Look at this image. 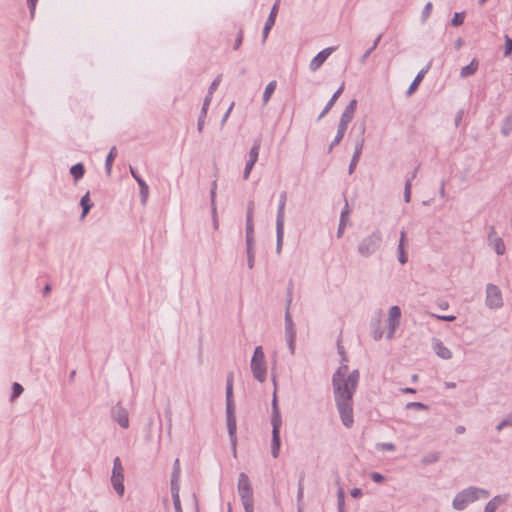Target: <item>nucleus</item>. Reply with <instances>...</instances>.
<instances>
[{"mask_svg":"<svg viewBox=\"0 0 512 512\" xmlns=\"http://www.w3.org/2000/svg\"><path fill=\"white\" fill-rule=\"evenodd\" d=\"M138 185L140 187V194L142 197V201L145 202L148 198L149 188L143 179H138Z\"/></svg>","mask_w":512,"mask_h":512,"instance_id":"22","label":"nucleus"},{"mask_svg":"<svg viewBox=\"0 0 512 512\" xmlns=\"http://www.w3.org/2000/svg\"><path fill=\"white\" fill-rule=\"evenodd\" d=\"M23 392V388L19 383L13 385V398L18 397Z\"/></svg>","mask_w":512,"mask_h":512,"instance_id":"31","label":"nucleus"},{"mask_svg":"<svg viewBox=\"0 0 512 512\" xmlns=\"http://www.w3.org/2000/svg\"><path fill=\"white\" fill-rule=\"evenodd\" d=\"M382 446H383V448H385L387 450H393L394 449V446L392 444H383Z\"/></svg>","mask_w":512,"mask_h":512,"instance_id":"50","label":"nucleus"},{"mask_svg":"<svg viewBox=\"0 0 512 512\" xmlns=\"http://www.w3.org/2000/svg\"><path fill=\"white\" fill-rule=\"evenodd\" d=\"M356 105H357L356 100H352L348 104V106L346 107V110H345V112L343 114V118H342V122H341L340 128H339L337 136H336V141L337 142L343 137L346 124H347V122H349L352 119L353 114H354V112L356 110Z\"/></svg>","mask_w":512,"mask_h":512,"instance_id":"10","label":"nucleus"},{"mask_svg":"<svg viewBox=\"0 0 512 512\" xmlns=\"http://www.w3.org/2000/svg\"><path fill=\"white\" fill-rule=\"evenodd\" d=\"M371 478L377 483H382L384 481V477L377 472L371 473Z\"/></svg>","mask_w":512,"mask_h":512,"instance_id":"37","label":"nucleus"},{"mask_svg":"<svg viewBox=\"0 0 512 512\" xmlns=\"http://www.w3.org/2000/svg\"><path fill=\"white\" fill-rule=\"evenodd\" d=\"M288 332H289V346H290L291 352L293 353V351H294V335L289 329H288Z\"/></svg>","mask_w":512,"mask_h":512,"instance_id":"38","label":"nucleus"},{"mask_svg":"<svg viewBox=\"0 0 512 512\" xmlns=\"http://www.w3.org/2000/svg\"><path fill=\"white\" fill-rule=\"evenodd\" d=\"M130 172L132 174V176L134 177V179L138 182V179H142L135 171L133 168H130Z\"/></svg>","mask_w":512,"mask_h":512,"instance_id":"46","label":"nucleus"},{"mask_svg":"<svg viewBox=\"0 0 512 512\" xmlns=\"http://www.w3.org/2000/svg\"><path fill=\"white\" fill-rule=\"evenodd\" d=\"M381 337H382V335H381V334H379V335H376V336H375V339H380Z\"/></svg>","mask_w":512,"mask_h":512,"instance_id":"54","label":"nucleus"},{"mask_svg":"<svg viewBox=\"0 0 512 512\" xmlns=\"http://www.w3.org/2000/svg\"><path fill=\"white\" fill-rule=\"evenodd\" d=\"M340 498L343 499V492H340Z\"/></svg>","mask_w":512,"mask_h":512,"instance_id":"57","label":"nucleus"},{"mask_svg":"<svg viewBox=\"0 0 512 512\" xmlns=\"http://www.w3.org/2000/svg\"><path fill=\"white\" fill-rule=\"evenodd\" d=\"M81 206L83 207V213H82V217H85L86 214L89 212V209L91 208L92 204H91V200H90V196H89V193H86L82 199H81Z\"/></svg>","mask_w":512,"mask_h":512,"instance_id":"21","label":"nucleus"},{"mask_svg":"<svg viewBox=\"0 0 512 512\" xmlns=\"http://www.w3.org/2000/svg\"><path fill=\"white\" fill-rule=\"evenodd\" d=\"M241 42H242V35H239L236 40L235 49H237L240 46Z\"/></svg>","mask_w":512,"mask_h":512,"instance_id":"49","label":"nucleus"},{"mask_svg":"<svg viewBox=\"0 0 512 512\" xmlns=\"http://www.w3.org/2000/svg\"><path fill=\"white\" fill-rule=\"evenodd\" d=\"M488 493L484 490L477 489V488H468L464 490L463 492L459 493L454 501L453 506L457 510L464 509L469 503L479 499V498H487Z\"/></svg>","mask_w":512,"mask_h":512,"instance_id":"2","label":"nucleus"},{"mask_svg":"<svg viewBox=\"0 0 512 512\" xmlns=\"http://www.w3.org/2000/svg\"><path fill=\"white\" fill-rule=\"evenodd\" d=\"M112 474H123V467H122L121 461L118 457L114 460V467H113Z\"/></svg>","mask_w":512,"mask_h":512,"instance_id":"28","label":"nucleus"},{"mask_svg":"<svg viewBox=\"0 0 512 512\" xmlns=\"http://www.w3.org/2000/svg\"><path fill=\"white\" fill-rule=\"evenodd\" d=\"M36 3H37V0H28V4L30 6L31 13H34Z\"/></svg>","mask_w":512,"mask_h":512,"instance_id":"44","label":"nucleus"},{"mask_svg":"<svg viewBox=\"0 0 512 512\" xmlns=\"http://www.w3.org/2000/svg\"><path fill=\"white\" fill-rule=\"evenodd\" d=\"M285 202H286V195L283 193L281 195V200L279 204L278 209V215H277V242H278V251L281 249V244L283 240L284 235V208H285Z\"/></svg>","mask_w":512,"mask_h":512,"instance_id":"6","label":"nucleus"},{"mask_svg":"<svg viewBox=\"0 0 512 512\" xmlns=\"http://www.w3.org/2000/svg\"><path fill=\"white\" fill-rule=\"evenodd\" d=\"M330 50H322V62L330 55Z\"/></svg>","mask_w":512,"mask_h":512,"instance_id":"45","label":"nucleus"},{"mask_svg":"<svg viewBox=\"0 0 512 512\" xmlns=\"http://www.w3.org/2000/svg\"><path fill=\"white\" fill-rule=\"evenodd\" d=\"M252 221V209H250L247 217L248 226L250 227Z\"/></svg>","mask_w":512,"mask_h":512,"instance_id":"48","label":"nucleus"},{"mask_svg":"<svg viewBox=\"0 0 512 512\" xmlns=\"http://www.w3.org/2000/svg\"><path fill=\"white\" fill-rule=\"evenodd\" d=\"M251 369L254 377L263 382L266 378L265 356L260 346L256 347L251 359Z\"/></svg>","mask_w":512,"mask_h":512,"instance_id":"4","label":"nucleus"},{"mask_svg":"<svg viewBox=\"0 0 512 512\" xmlns=\"http://www.w3.org/2000/svg\"><path fill=\"white\" fill-rule=\"evenodd\" d=\"M406 241V236H405V232L402 231L401 232V238H400V243H399V261L401 264H405L407 262V256H406V253L404 251V243Z\"/></svg>","mask_w":512,"mask_h":512,"instance_id":"18","label":"nucleus"},{"mask_svg":"<svg viewBox=\"0 0 512 512\" xmlns=\"http://www.w3.org/2000/svg\"><path fill=\"white\" fill-rule=\"evenodd\" d=\"M232 391H233V376L230 374L227 379V391H226V397H227V410H231L233 407L232 402Z\"/></svg>","mask_w":512,"mask_h":512,"instance_id":"16","label":"nucleus"},{"mask_svg":"<svg viewBox=\"0 0 512 512\" xmlns=\"http://www.w3.org/2000/svg\"><path fill=\"white\" fill-rule=\"evenodd\" d=\"M172 498L176 512H183L181 508L179 488L172 482Z\"/></svg>","mask_w":512,"mask_h":512,"instance_id":"17","label":"nucleus"},{"mask_svg":"<svg viewBox=\"0 0 512 512\" xmlns=\"http://www.w3.org/2000/svg\"><path fill=\"white\" fill-rule=\"evenodd\" d=\"M464 21V14L463 13H455L452 18V25L453 26H459Z\"/></svg>","mask_w":512,"mask_h":512,"instance_id":"27","label":"nucleus"},{"mask_svg":"<svg viewBox=\"0 0 512 512\" xmlns=\"http://www.w3.org/2000/svg\"><path fill=\"white\" fill-rule=\"evenodd\" d=\"M434 350L436 354L442 359H450L452 357L451 351L441 341L435 342Z\"/></svg>","mask_w":512,"mask_h":512,"instance_id":"12","label":"nucleus"},{"mask_svg":"<svg viewBox=\"0 0 512 512\" xmlns=\"http://www.w3.org/2000/svg\"><path fill=\"white\" fill-rule=\"evenodd\" d=\"M494 248L498 254H503L505 252V245L502 239L496 238L494 240Z\"/></svg>","mask_w":512,"mask_h":512,"instance_id":"26","label":"nucleus"},{"mask_svg":"<svg viewBox=\"0 0 512 512\" xmlns=\"http://www.w3.org/2000/svg\"><path fill=\"white\" fill-rule=\"evenodd\" d=\"M432 316L436 317L437 319L443 320V321H454L456 319V317L454 315L441 316V315L432 314Z\"/></svg>","mask_w":512,"mask_h":512,"instance_id":"35","label":"nucleus"},{"mask_svg":"<svg viewBox=\"0 0 512 512\" xmlns=\"http://www.w3.org/2000/svg\"><path fill=\"white\" fill-rule=\"evenodd\" d=\"M279 4H280V1H279V0H277V1L274 3V5H273V7H272V10H271V12H270V15H269L270 17H273V18H275V19H276V16H277V13H278V9H279Z\"/></svg>","mask_w":512,"mask_h":512,"instance_id":"33","label":"nucleus"},{"mask_svg":"<svg viewBox=\"0 0 512 512\" xmlns=\"http://www.w3.org/2000/svg\"><path fill=\"white\" fill-rule=\"evenodd\" d=\"M477 69H478V62L476 60H472L470 62V64H468L467 66H465L461 69L460 76L462 78L471 76L476 73Z\"/></svg>","mask_w":512,"mask_h":512,"instance_id":"15","label":"nucleus"},{"mask_svg":"<svg viewBox=\"0 0 512 512\" xmlns=\"http://www.w3.org/2000/svg\"><path fill=\"white\" fill-rule=\"evenodd\" d=\"M124 476L123 474H112V484L114 489L119 495H123L124 493V485H123Z\"/></svg>","mask_w":512,"mask_h":512,"instance_id":"13","label":"nucleus"},{"mask_svg":"<svg viewBox=\"0 0 512 512\" xmlns=\"http://www.w3.org/2000/svg\"><path fill=\"white\" fill-rule=\"evenodd\" d=\"M486 301L491 308H499L502 306V294L497 286L493 284L487 286Z\"/></svg>","mask_w":512,"mask_h":512,"instance_id":"7","label":"nucleus"},{"mask_svg":"<svg viewBox=\"0 0 512 512\" xmlns=\"http://www.w3.org/2000/svg\"><path fill=\"white\" fill-rule=\"evenodd\" d=\"M273 410L274 415L272 418V455L274 458L278 457L279 450H280V436H279V430L281 427V419L278 412L277 404H276V397L274 396L273 400Z\"/></svg>","mask_w":512,"mask_h":512,"instance_id":"5","label":"nucleus"},{"mask_svg":"<svg viewBox=\"0 0 512 512\" xmlns=\"http://www.w3.org/2000/svg\"><path fill=\"white\" fill-rule=\"evenodd\" d=\"M249 266H250V268L253 266V261L252 260H250Z\"/></svg>","mask_w":512,"mask_h":512,"instance_id":"55","label":"nucleus"},{"mask_svg":"<svg viewBox=\"0 0 512 512\" xmlns=\"http://www.w3.org/2000/svg\"><path fill=\"white\" fill-rule=\"evenodd\" d=\"M512 52V40L510 38H506L505 42V55L508 56Z\"/></svg>","mask_w":512,"mask_h":512,"instance_id":"32","label":"nucleus"},{"mask_svg":"<svg viewBox=\"0 0 512 512\" xmlns=\"http://www.w3.org/2000/svg\"><path fill=\"white\" fill-rule=\"evenodd\" d=\"M501 502H502V500L500 499V497H495L487 504V506L485 508V512H494L496 510L498 504Z\"/></svg>","mask_w":512,"mask_h":512,"instance_id":"25","label":"nucleus"},{"mask_svg":"<svg viewBox=\"0 0 512 512\" xmlns=\"http://www.w3.org/2000/svg\"><path fill=\"white\" fill-rule=\"evenodd\" d=\"M275 89H276V81H271V82L267 85V87H266V89H265V91H264L263 98H264V101H265V102H267V101L270 99V97H271V96H272V94L274 93Z\"/></svg>","mask_w":512,"mask_h":512,"instance_id":"23","label":"nucleus"},{"mask_svg":"<svg viewBox=\"0 0 512 512\" xmlns=\"http://www.w3.org/2000/svg\"><path fill=\"white\" fill-rule=\"evenodd\" d=\"M70 172L72 176L75 178V180H78L83 177L85 169L82 164H76L71 167Z\"/></svg>","mask_w":512,"mask_h":512,"instance_id":"20","label":"nucleus"},{"mask_svg":"<svg viewBox=\"0 0 512 512\" xmlns=\"http://www.w3.org/2000/svg\"><path fill=\"white\" fill-rule=\"evenodd\" d=\"M310 68L312 71H316L318 68H320V53L312 59Z\"/></svg>","mask_w":512,"mask_h":512,"instance_id":"29","label":"nucleus"},{"mask_svg":"<svg viewBox=\"0 0 512 512\" xmlns=\"http://www.w3.org/2000/svg\"><path fill=\"white\" fill-rule=\"evenodd\" d=\"M274 24H275V18L269 16L265 23V26L272 28Z\"/></svg>","mask_w":512,"mask_h":512,"instance_id":"43","label":"nucleus"},{"mask_svg":"<svg viewBox=\"0 0 512 512\" xmlns=\"http://www.w3.org/2000/svg\"><path fill=\"white\" fill-rule=\"evenodd\" d=\"M270 30H271V28H270V27H266V26H264V29H263V36H264V39H266V38H267L268 33H269V31H270Z\"/></svg>","mask_w":512,"mask_h":512,"instance_id":"47","label":"nucleus"},{"mask_svg":"<svg viewBox=\"0 0 512 512\" xmlns=\"http://www.w3.org/2000/svg\"><path fill=\"white\" fill-rule=\"evenodd\" d=\"M404 391L407 392V393H414L415 392L414 389H411V388H407Z\"/></svg>","mask_w":512,"mask_h":512,"instance_id":"51","label":"nucleus"},{"mask_svg":"<svg viewBox=\"0 0 512 512\" xmlns=\"http://www.w3.org/2000/svg\"><path fill=\"white\" fill-rule=\"evenodd\" d=\"M411 196V183L408 181L405 185V201L409 202Z\"/></svg>","mask_w":512,"mask_h":512,"instance_id":"34","label":"nucleus"},{"mask_svg":"<svg viewBox=\"0 0 512 512\" xmlns=\"http://www.w3.org/2000/svg\"><path fill=\"white\" fill-rule=\"evenodd\" d=\"M407 407L409 408H414V409H427V406L420 403V402H412V403H409L407 405Z\"/></svg>","mask_w":512,"mask_h":512,"instance_id":"36","label":"nucleus"},{"mask_svg":"<svg viewBox=\"0 0 512 512\" xmlns=\"http://www.w3.org/2000/svg\"><path fill=\"white\" fill-rule=\"evenodd\" d=\"M117 156V150H116V147H112L108 156H107V159H106V167H107V170L110 171L111 170V167H112V163L114 161V159L116 158Z\"/></svg>","mask_w":512,"mask_h":512,"instance_id":"24","label":"nucleus"},{"mask_svg":"<svg viewBox=\"0 0 512 512\" xmlns=\"http://www.w3.org/2000/svg\"><path fill=\"white\" fill-rule=\"evenodd\" d=\"M431 9H432V4L427 3L424 8V11H423L425 17H428L430 15Z\"/></svg>","mask_w":512,"mask_h":512,"instance_id":"41","label":"nucleus"},{"mask_svg":"<svg viewBox=\"0 0 512 512\" xmlns=\"http://www.w3.org/2000/svg\"><path fill=\"white\" fill-rule=\"evenodd\" d=\"M345 223H346V213L343 212L342 215H341V222H340V226H339V234L342 233V230H343V228L345 226Z\"/></svg>","mask_w":512,"mask_h":512,"instance_id":"39","label":"nucleus"},{"mask_svg":"<svg viewBox=\"0 0 512 512\" xmlns=\"http://www.w3.org/2000/svg\"><path fill=\"white\" fill-rule=\"evenodd\" d=\"M227 411H228V420H227L228 430H229V434L232 438L233 445L235 446V443H236V438H235L236 421L233 416L232 409L227 410Z\"/></svg>","mask_w":512,"mask_h":512,"instance_id":"14","label":"nucleus"},{"mask_svg":"<svg viewBox=\"0 0 512 512\" xmlns=\"http://www.w3.org/2000/svg\"><path fill=\"white\" fill-rule=\"evenodd\" d=\"M259 149H260V145L259 144H255L251 148V150L249 152V160L246 163V167H245V170H244V179H247L250 176V173H251V171L253 169V166L255 165V163L258 160Z\"/></svg>","mask_w":512,"mask_h":512,"instance_id":"11","label":"nucleus"},{"mask_svg":"<svg viewBox=\"0 0 512 512\" xmlns=\"http://www.w3.org/2000/svg\"><path fill=\"white\" fill-rule=\"evenodd\" d=\"M49 291H50V286H49V285H47V286L45 287V293H48Z\"/></svg>","mask_w":512,"mask_h":512,"instance_id":"52","label":"nucleus"},{"mask_svg":"<svg viewBox=\"0 0 512 512\" xmlns=\"http://www.w3.org/2000/svg\"><path fill=\"white\" fill-rule=\"evenodd\" d=\"M425 72H426L425 70H422L415 77V79L411 83L410 87L408 88V91H407L408 95H411L412 93H414V91L418 88L419 84L421 83V81L424 78Z\"/></svg>","mask_w":512,"mask_h":512,"instance_id":"19","label":"nucleus"},{"mask_svg":"<svg viewBox=\"0 0 512 512\" xmlns=\"http://www.w3.org/2000/svg\"><path fill=\"white\" fill-rule=\"evenodd\" d=\"M344 84L342 83L338 90L333 94L332 101H334L343 91Z\"/></svg>","mask_w":512,"mask_h":512,"instance_id":"42","label":"nucleus"},{"mask_svg":"<svg viewBox=\"0 0 512 512\" xmlns=\"http://www.w3.org/2000/svg\"><path fill=\"white\" fill-rule=\"evenodd\" d=\"M351 496L354 498H359L362 496V491L359 488H354L351 490Z\"/></svg>","mask_w":512,"mask_h":512,"instance_id":"40","label":"nucleus"},{"mask_svg":"<svg viewBox=\"0 0 512 512\" xmlns=\"http://www.w3.org/2000/svg\"><path fill=\"white\" fill-rule=\"evenodd\" d=\"M380 242V236L377 234H373L366 239H364L361 244L359 245V251L363 255H369L373 253L376 248L378 247V244Z\"/></svg>","mask_w":512,"mask_h":512,"instance_id":"9","label":"nucleus"},{"mask_svg":"<svg viewBox=\"0 0 512 512\" xmlns=\"http://www.w3.org/2000/svg\"><path fill=\"white\" fill-rule=\"evenodd\" d=\"M238 492L246 512H253V493L248 476L241 473L238 481Z\"/></svg>","mask_w":512,"mask_h":512,"instance_id":"3","label":"nucleus"},{"mask_svg":"<svg viewBox=\"0 0 512 512\" xmlns=\"http://www.w3.org/2000/svg\"><path fill=\"white\" fill-rule=\"evenodd\" d=\"M359 381V372H349L346 365L341 366L333 378L334 398L342 424L351 428L354 424L353 395Z\"/></svg>","mask_w":512,"mask_h":512,"instance_id":"1","label":"nucleus"},{"mask_svg":"<svg viewBox=\"0 0 512 512\" xmlns=\"http://www.w3.org/2000/svg\"><path fill=\"white\" fill-rule=\"evenodd\" d=\"M400 317H401L400 308L398 306H392L389 310V316H388L389 328L386 333L387 338H392V336L394 335V332L399 325Z\"/></svg>","mask_w":512,"mask_h":512,"instance_id":"8","label":"nucleus"},{"mask_svg":"<svg viewBox=\"0 0 512 512\" xmlns=\"http://www.w3.org/2000/svg\"><path fill=\"white\" fill-rule=\"evenodd\" d=\"M201 129H202V123L200 122L199 123V130L201 131Z\"/></svg>","mask_w":512,"mask_h":512,"instance_id":"56","label":"nucleus"},{"mask_svg":"<svg viewBox=\"0 0 512 512\" xmlns=\"http://www.w3.org/2000/svg\"><path fill=\"white\" fill-rule=\"evenodd\" d=\"M487 0H479L480 5H483Z\"/></svg>","mask_w":512,"mask_h":512,"instance_id":"53","label":"nucleus"},{"mask_svg":"<svg viewBox=\"0 0 512 512\" xmlns=\"http://www.w3.org/2000/svg\"><path fill=\"white\" fill-rule=\"evenodd\" d=\"M118 423L121 427L127 428L129 425V420L126 414H123L117 418Z\"/></svg>","mask_w":512,"mask_h":512,"instance_id":"30","label":"nucleus"}]
</instances>
